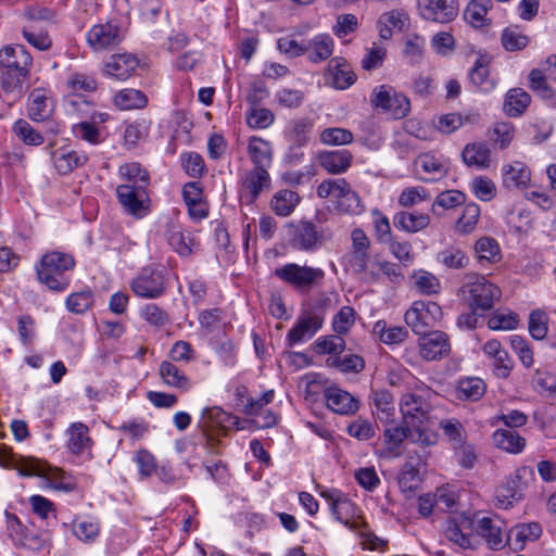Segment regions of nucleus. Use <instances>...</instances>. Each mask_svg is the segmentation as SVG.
<instances>
[{
    "mask_svg": "<svg viewBox=\"0 0 556 556\" xmlns=\"http://www.w3.org/2000/svg\"><path fill=\"white\" fill-rule=\"evenodd\" d=\"M33 56L23 45H8L0 50V83L7 93L22 94L29 79Z\"/></svg>",
    "mask_w": 556,
    "mask_h": 556,
    "instance_id": "obj_1",
    "label": "nucleus"
},
{
    "mask_svg": "<svg viewBox=\"0 0 556 556\" xmlns=\"http://www.w3.org/2000/svg\"><path fill=\"white\" fill-rule=\"evenodd\" d=\"M75 258L72 254L61 251L45 253L36 265V274L40 283L55 292L65 291L71 282L68 271L75 267Z\"/></svg>",
    "mask_w": 556,
    "mask_h": 556,
    "instance_id": "obj_2",
    "label": "nucleus"
},
{
    "mask_svg": "<svg viewBox=\"0 0 556 556\" xmlns=\"http://www.w3.org/2000/svg\"><path fill=\"white\" fill-rule=\"evenodd\" d=\"M432 392L429 388L420 387L401 396L399 406L403 422L413 429L433 431L428 427L432 405L430 399Z\"/></svg>",
    "mask_w": 556,
    "mask_h": 556,
    "instance_id": "obj_3",
    "label": "nucleus"
},
{
    "mask_svg": "<svg viewBox=\"0 0 556 556\" xmlns=\"http://www.w3.org/2000/svg\"><path fill=\"white\" fill-rule=\"evenodd\" d=\"M382 438L389 456H400L403 452V443L406 439L412 443L425 447L432 446L438 442L435 431L413 429L406 424L397 425L394 421L386 425Z\"/></svg>",
    "mask_w": 556,
    "mask_h": 556,
    "instance_id": "obj_4",
    "label": "nucleus"
},
{
    "mask_svg": "<svg viewBox=\"0 0 556 556\" xmlns=\"http://www.w3.org/2000/svg\"><path fill=\"white\" fill-rule=\"evenodd\" d=\"M460 293L469 308L484 314L494 307L502 295L501 289L481 275L468 276L460 287Z\"/></svg>",
    "mask_w": 556,
    "mask_h": 556,
    "instance_id": "obj_5",
    "label": "nucleus"
},
{
    "mask_svg": "<svg viewBox=\"0 0 556 556\" xmlns=\"http://www.w3.org/2000/svg\"><path fill=\"white\" fill-rule=\"evenodd\" d=\"M319 495L328 502L331 515L350 531L357 532L366 522L361 508L338 489L323 488Z\"/></svg>",
    "mask_w": 556,
    "mask_h": 556,
    "instance_id": "obj_6",
    "label": "nucleus"
},
{
    "mask_svg": "<svg viewBox=\"0 0 556 556\" xmlns=\"http://www.w3.org/2000/svg\"><path fill=\"white\" fill-rule=\"evenodd\" d=\"M320 199L331 198L338 211L346 214H361V198L344 178L323 180L316 190Z\"/></svg>",
    "mask_w": 556,
    "mask_h": 556,
    "instance_id": "obj_7",
    "label": "nucleus"
},
{
    "mask_svg": "<svg viewBox=\"0 0 556 556\" xmlns=\"http://www.w3.org/2000/svg\"><path fill=\"white\" fill-rule=\"evenodd\" d=\"M167 288V273L161 265H149L141 268L130 281V290L134 294L144 300L163 296Z\"/></svg>",
    "mask_w": 556,
    "mask_h": 556,
    "instance_id": "obj_8",
    "label": "nucleus"
},
{
    "mask_svg": "<svg viewBox=\"0 0 556 556\" xmlns=\"http://www.w3.org/2000/svg\"><path fill=\"white\" fill-rule=\"evenodd\" d=\"M5 521L8 534L16 547L36 553L49 549L51 542L49 531L29 529L15 514L9 511H5Z\"/></svg>",
    "mask_w": 556,
    "mask_h": 556,
    "instance_id": "obj_9",
    "label": "nucleus"
},
{
    "mask_svg": "<svg viewBox=\"0 0 556 556\" xmlns=\"http://www.w3.org/2000/svg\"><path fill=\"white\" fill-rule=\"evenodd\" d=\"M370 105L376 111L391 115L395 119L404 118L410 111V101L390 85L376 86L369 97Z\"/></svg>",
    "mask_w": 556,
    "mask_h": 556,
    "instance_id": "obj_10",
    "label": "nucleus"
},
{
    "mask_svg": "<svg viewBox=\"0 0 556 556\" xmlns=\"http://www.w3.org/2000/svg\"><path fill=\"white\" fill-rule=\"evenodd\" d=\"M289 245L301 252H315L325 241L324 232L313 222L298 220L288 225Z\"/></svg>",
    "mask_w": 556,
    "mask_h": 556,
    "instance_id": "obj_11",
    "label": "nucleus"
},
{
    "mask_svg": "<svg viewBox=\"0 0 556 556\" xmlns=\"http://www.w3.org/2000/svg\"><path fill=\"white\" fill-rule=\"evenodd\" d=\"M116 199L124 213L136 219H141L150 213L151 200L144 184L118 185Z\"/></svg>",
    "mask_w": 556,
    "mask_h": 556,
    "instance_id": "obj_12",
    "label": "nucleus"
},
{
    "mask_svg": "<svg viewBox=\"0 0 556 556\" xmlns=\"http://www.w3.org/2000/svg\"><path fill=\"white\" fill-rule=\"evenodd\" d=\"M442 317L441 306L432 301H414L406 311L404 319L406 325L416 333L428 332Z\"/></svg>",
    "mask_w": 556,
    "mask_h": 556,
    "instance_id": "obj_13",
    "label": "nucleus"
},
{
    "mask_svg": "<svg viewBox=\"0 0 556 556\" xmlns=\"http://www.w3.org/2000/svg\"><path fill=\"white\" fill-rule=\"evenodd\" d=\"M275 276L300 291H308L313 285L321 281L325 273L320 268L288 263L276 268Z\"/></svg>",
    "mask_w": 556,
    "mask_h": 556,
    "instance_id": "obj_14",
    "label": "nucleus"
},
{
    "mask_svg": "<svg viewBox=\"0 0 556 556\" xmlns=\"http://www.w3.org/2000/svg\"><path fill=\"white\" fill-rule=\"evenodd\" d=\"M528 473H530V470L527 467H520L496 489L494 502L497 507L507 509L514 503L522 500L526 488L525 478Z\"/></svg>",
    "mask_w": 556,
    "mask_h": 556,
    "instance_id": "obj_15",
    "label": "nucleus"
},
{
    "mask_svg": "<svg viewBox=\"0 0 556 556\" xmlns=\"http://www.w3.org/2000/svg\"><path fill=\"white\" fill-rule=\"evenodd\" d=\"M237 424V418L218 406L206 407L198 420V429L204 438L225 435L227 430Z\"/></svg>",
    "mask_w": 556,
    "mask_h": 556,
    "instance_id": "obj_16",
    "label": "nucleus"
},
{
    "mask_svg": "<svg viewBox=\"0 0 556 556\" xmlns=\"http://www.w3.org/2000/svg\"><path fill=\"white\" fill-rule=\"evenodd\" d=\"M324 320L325 316L320 309L303 312L287 333L286 341L288 345L293 346L312 339L323 327Z\"/></svg>",
    "mask_w": 556,
    "mask_h": 556,
    "instance_id": "obj_17",
    "label": "nucleus"
},
{
    "mask_svg": "<svg viewBox=\"0 0 556 556\" xmlns=\"http://www.w3.org/2000/svg\"><path fill=\"white\" fill-rule=\"evenodd\" d=\"M34 469L36 471L34 477L43 479L47 486L54 491L71 493L78 488L77 479L62 468L50 466L46 462L37 459V466Z\"/></svg>",
    "mask_w": 556,
    "mask_h": 556,
    "instance_id": "obj_18",
    "label": "nucleus"
},
{
    "mask_svg": "<svg viewBox=\"0 0 556 556\" xmlns=\"http://www.w3.org/2000/svg\"><path fill=\"white\" fill-rule=\"evenodd\" d=\"M420 16L430 22L450 23L459 11L458 0H417Z\"/></svg>",
    "mask_w": 556,
    "mask_h": 556,
    "instance_id": "obj_19",
    "label": "nucleus"
},
{
    "mask_svg": "<svg viewBox=\"0 0 556 556\" xmlns=\"http://www.w3.org/2000/svg\"><path fill=\"white\" fill-rule=\"evenodd\" d=\"M270 176L268 169L251 168L241 178L240 201L252 204L264 189L269 188Z\"/></svg>",
    "mask_w": 556,
    "mask_h": 556,
    "instance_id": "obj_20",
    "label": "nucleus"
},
{
    "mask_svg": "<svg viewBox=\"0 0 556 556\" xmlns=\"http://www.w3.org/2000/svg\"><path fill=\"white\" fill-rule=\"evenodd\" d=\"M414 167L417 174H422L420 179L426 182L439 181L448 173L447 160L430 152L419 154L414 162Z\"/></svg>",
    "mask_w": 556,
    "mask_h": 556,
    "instance_id": "obj_21",
    "label": "nucleus"
},
{
    "mask_svg": "<svg viewBox=\"0 0 556 556\" xmlns=\"http://www.w3.org/2000/svg\"><path fill=\"white\" fill-rule=\"evenodd\" d=\"M451 352L450 338L442 331L421 333L419 339V353L426 361H437L448 356Z\"/></svg>",
    "mask_w": 556,
    "mask_h": 556,
    "instance_id": "obj_22",
    "label": "nucleus"
},
{
    "mask_svg": "<svg viewBox=\"0 0 556 556\" xmlns=\"http://www.w3.org/2000/svg\"><path fill=\"white\" fill-rule=\"evenodd\" d=\"M476 531L491 549H502L507 543L506 525L497 517H482L478 521Z\"/></svg>",
    "mask_w": 556,
    "mask_h": 556,
    "instance_id": "obj_23",
    "label": "nucleus"
},
{
    "mask_svg": "<svg viewBox=\"0 0 556 556\" xmlns=\"http://www.w3.org/2000/svg\"><path fill=\"white\" fill-rule=\"evenodd\" d=\"M86 38L94 51L113 49L121 42L119 28L111 23L98 24L87 31Z\"/></svg>",
    "mask_w": 556,
    "mask_h": 556,
    "instance_id": "obj_24",
    "label": "nucleus"
},
{
    "mask_svg": "<svg viewBox=\"0 0 556 556\" xmlns=\"http://www.w3.org/2000/svg\"><path fill=\"white\" fill-rule=\"evenodd\" d=\"M489 63L485 55H479L468 73L470 84L482 93H491L498 84V78L491 74Z\"/></svg>",
    "mask_w": 556,
    "mask_h": 556,
    "instance_id": "obj_25",
    "label": "nucleus"
},
{
    "mask_svg": "<svg viewBox=\"0 0 556 556\" xmlns=\"http://www.w3.org/2000/svg\"><path fill=\"white\" fill-rule=\"evenodd\" d=\"M54 110L52 92L43 88H35L28 96L27 114L33 122L48 119Z\"/></svg>",
    "mask_w": 556,
    "mask_h": 556,
    "instance_id": "obj_26",
    "label": "nucleus"
},
{
    "mask_svg": "<svg viewBox=\"0 0 556 556\" xmlns=\"http://www.w3.org/2000/svg\"><path fill=\"white\" fill-rule=\"evenodd\" d=\"M326 405L339 415H353L359 408V402L348 391L338 387H328L324 391Z\"/></svg>",
    "mask_w": 556,
    "mask_h": 556,
    "instance_id": "obj_27",
    "label": "nucleus"
},
{
    "mask_svg": "<svg viewBox=\"0 0 556 556\" xmlns=\"http://www.w3.org/2000/svg\"><path fill=\"white\" fill-rule=\"evenodd\" d=\"M501 175L502 184L508 190L526 189L531 181V170L529 166L520 161L503 164Z\"/></svg>",
    "mask_w": 556,
    "mask_h": 556,
    "instance_id": "obj_28",
    "label": "nucleus"
},
{
    "mask_svg": "<svg viewBox=\"0 0 556 556\" xmlns=\"http://www.w3.org/2000/svg\"><path fill=\"white\" fill-rule=\"evenodd\" d=\"M66 446L68 451L77 456H91L93 441L89 434V428L80 421L71 424L66 432Z\"/></svg>",
    "mask_w": 556,
    "mask_h": 556,
    "instance_id": "obj_29",
    "label": "nucleus"
},
{
    "mask_svg": "<svg viewBox=\"0 0 556 556\" xmlns=\"http://www.w3.org/2000/svg\"><path fill=\"white\" fill-rule=\"evenodd\" d=\"M424 465L425 463L419 455L406 458L397 476V483L402 492L410 493L417 490L422 480L420 470Z\"/></svg>",
    "mask_w": 556,
    "mask_h": 556,
    "instance_id": "obj_30",
    "label": "nucleus"
},
{
    "mask_svg": "<svg viewBox=\"0 0 556 556\" xmlns=\"http://www.w3.org/2000/svg\"><path fill=\"white\" fill-rule=\"evenodd\" d=\"M325 77L329 85L338 90L350 88L356 80V75L342 58L331 59Z\"/></svg>",
    "mask_w": 556,
    "mask_h": 556,
    "instance_id": "obj_31",
    "label": "nucleus"
},
{
    "mask_svg": "<svg viewBox=\"0 0 556 556\" xmlns=\"http://www.w3.org/2000/svg\"><path fill=\"white\" fill-rule=\"evenodd\" d=\"M138 65L139 61L134 54H113L104 65V74L118 80H126L132 75Z\"/></svg>",
    "mask_w": 556,
    "mask_h": 556,
    "instance_id": "obj_32",
    "label": "nucleus"
},
{
    "mask_svg": "<svg viewBox=\"0 0 556 556\" xmlns=\"http://www.w3.org/2000/svg\"><path fill=\"white\" fill-rule=\"evenodd\" d=\"M51 160L60 175H68L75 168L86 164L88 157L67 147H61L51 151Z\"/></svg>",
    "mask_w": 556,
    "mask_h": 556,
    "instance_id": "obj_33",
    "label": "nucleus"
},
{
    "mask_svg": "<svg viewBox=\"0 0 556 556\" xmlns=\"http://www.w3.org/2000/svg\"><path fill=\"white\" fill-rule=\"evenodd\" d=\"M37 459L31 456H23L14 453L10 447L0 448V466L15 469L21 477H34V467L37 466Z\"/></svg>",
    "mask_w": 556,
    "mask_h": 556,
    "instance_id": "obj_34",
    "label": "nucleus"
},
{
    "mask_svg": "<svg viewBox=\"0 0 556 556\" xmlns=\"http://www.w3.org/2000/svg\"><path fill=\"white\" fill-rule=\"evenodd\" d=\"M247 152L253 168L269 169L273 164V146L268 140L252 136L248 140Z\"/></svg>",
    "mask_w": 556,
    "mask_h": 556,
    "instance_id": "obj_35",
    "label": "nucleus"
},
{
    "mask_svg": "<svg viewBox=\"0 0 556 556\" xmlns=\"http://www.w3.org/2000/svg\"><path fill=\"white\" fill-rule=\"evenodd\" d=\"M168 245L181 257H188L195 245L191 233L177 224H168L165 232Z\"/></svg>",
    "mask_w": 556,
    "mask_h": 556,
    "instance_id": "obj_36",
    "label": "nucleus"
},
{
    "mask_svg": "<svg viewBox=\"0 0 556 556\" xmlns=\"http://www.w3.org/2000/svg\"><path fill=\"white\" fill-rule=\"evenodd\" d=\"M408 14L402 10L382 13L377 22L379 36L384 40L390 39L393 30L402 31L408 26Z\"/></svg>",
    "mask_w": 556,
    "mask_h": 556,
    "instance_id": "obj_37",
    "label": "nucleus"
},
{
    "mask_svg": "<svg viewBox=\"0 0 556 556\" xmlns=\"http://www.w3.org/2000/svg\"><path fill=\"white\" fill-rule=\"evenodd\" d=\"M469 528V522L463 520H448L444 534L445 538L462 549H473L477 546V541L471 532L466 531Z\"/></svg>",
    "mask_w": 556,
    "mask_h": 556,
    "instance_id": "obj_38",
    "label": "nucleus"
},
{
    "mask_svg": "<svg viewBox=\"0 0 556 556\" xmlns=\"http://www.w3.org/2000/svg\"><path fill=\"white\" fill-rule=\"evenodd\" d=\"M352 160V153L345 149L328 151L319 155L320 166L332 175L345 173L351 167Z\"/></svg>",
    "mask_w": 556,
    "mask_h": 556,
    "instance_id": "obj_39",
    "label": "nucleus"
},
{
    "mask_svg": "<svg viewBox=\"0 0 556 556\" xmlns=\"http://www.w3.org/2000/svg\"><path fill=\"white\" fill-rule=\"evenodd\" d=\"M493 442L497 448L514 455L522 453L527 445L526 439L514 429H496Z\"/></svg>",
    "mask_w": 556,
    "mask_h": 556,
    "instance_id": "obj_40",
    "label": "nucleus"
},
{
    "mask_svg": "<svg viewBox=\"0 0 556 556\" xmlns=\"http://www.w3.org/2000/svg\"><path fill=\"white\" fill-rule=\"evenodd\" d=\"M371 401L375 407L374 414L380 422L389 425L391 421H394L395 405L391 392L388 390L372 391Z\"/></svg>",
    "mask_w": 556,
    "mask_h": 556,
    "instance_id": "obj_41",
    "label": "nucleus"
},
{
    "mask_svg": "<svg viewBox=\"0 0 556 556\" xmlns=\"http://www.w3.org/2000/svg\"><path fill=\"white\" fill-rule=\"evenodd\" d=\"M376 258L370 260L368 251L366 252H352L350 258V266L352 270L359 275L361 279L365 282L379 281V271L376 270Z\"/></svg>",
    "mask_w": 556,
    "mask_h": 556,
    "instance_id": "obj_42",
    "label": "nucleus"
},
{
    "mask_svg": "<svg viewBox=\"0 0 556 556\" xmlns=\"http://www.w3.org/2000/svg\"><path fill=\"white\" fill-rule=\"evenodd\" d=\"M159 375L164 384L170 388L188 391L191 388L190 379L174 363L163 361L159 367Z\"/></svg>",
    "mask_w": 556,
    "mask_h": 556,
    "instance_id": "obj_43",
    "label": "nucleus"
},
{
    "mask_svg": "<svg viewBox=\"0 0 556 556\" xmlns=\"http://www.w3.org/2000/svg\"><path fill=\"white\" fill-rule=\"evenodd\" d=\"M429 223V215L419 212H399L393 216L395 228L412 233L425 229Z\"/></svg>",
    "mask_w": 556,
    "mask_h": 556,
    "instance_id": "obj_44",
    "label": "nucleus"
},
{
    "mask_svg": "<svg viewBox=\"0 0 556 556\" xmlns=\"http://www.w3.org/2000/svg\"><path fill=\"white\" fill-rule=\"evenodd\" d=\"M309 61L318 63L327 60L333 52V39L327 34L313 37L306 45Z\"/></svg>",
    "mask_w": 556,
    "mask_h": 556,
    "instance_id": "obj_45",
    "label": "nucleus"
},
{
    "mask_svg": "<svg viewBox=\"0 0 556 556\" xmlns=\"http://www.w3.org/2000/svg\"><path fill=\"white\" fill-rule=\"evenodd\" d=\"M312 129V119L307 117L294 118L288 123L285 135L292 144L303 147L307 143Z\"/></svg>",
    "mask_w": 556,
    "mask_h": 556,
    "instance_id": "obj_46",
    "label": "nucleus"
},
{
    "mask_svg": "<svg viewBox=\"0 0 556 556\" xmlns=\"http://www.w3.org/2000/svg\"><path fill=\"white\" fill-rule=\"evenodd\" d=\"M301 198L298 192L289 189L277 191L270 201V207L278 216H289L293 213Z\"/></svg>",
    "mask_w": 556,
    "mask_h": 556,
    "instance_id": "obj_47",
    "label": "nucleus"
},
{
    "mask_svg": "<svg viewBox=\"0 0 556 556\" xmlns=\"http://www.w3.org/2000/svg\"><path fill=\"white\" fill-rule=\"evenodd\" d=\"M530 94L521 88L509 89L506 93L503 110L510 117H519L530 105Z\"/></svg>",
    "mask_w": 556,
    "mask_h": 556,
    "instance_id": "obj_48",
    "label": "nucleus"
},
{
    "mask_svg": "<svg viewBox=\"0 0 556 556\" xmlns=\"http://www.w3.org/2000/svg\"><path fill=\"white\" fill-rule=\"evenodd\" d=\"M463 161L476 168H486L490 164V149L483 142L468 143L462 152Z\"/></svg>",
    "mask_w": 556,
    "mask_h": 556,
    "instance_id": "obj_49",
    "label": "nucleus"
},
{
    "mask_svg": "<svg viewBox=\"0 0 556 556\" xmlns=\"http://www.w3.org/2000/svg\"><path fill=\"white\" fill-rule=\"evenodd\" d=\"M475 253L481 266L494 264L501 260L500 245L490 237H482L476 242Z\"/></svg>",
    "mask_w": 556,
    "mask_h": 556,
    "instance_id": "obj_50",
    "label": "nucleus"
},
{
    "mask_svg": "<svg viewBox=\"0 0 556 556\" xmlns=\"http://www.w3.org/2000/svg\"><path fill=\"white\" fill-rule=\"evenodd\" d=\"M372 331L379 340L388 345L400 344L408 337V331L403 326H389L384 320L375 323Z\"/></svg>",
    "mask_w": 556,
    "mask_h": 556,
    "instance_id": "obj_51",
    "label": "nucleus"
},
{
    "mask_svg": "<svg viewBox=\"0 0 556 556\" xmlns=\"http://www.w3.org/2000/svg\"><path fill=\"white\" fill-rule=\"evenodd\" d=\"M14 136L27 147H39L45 143V136L26 119L20 118L12 126Z\"/></svg>",
    "mask_w": 556,
    "mask_h": 556,
    "instance_id": "obj_52",
    "label": "nucleus"
},
{
    "mask_svg": "<svg viewBox=\"0 0 556 556\" xmlns=\"http://www.w3.org/2000/svg\"><path fill=\"white\" fill-rule=\"evenodd\" d=\"M114 104L121 110H139L148 104V98L138 89L125 88L114 96Z\"/></svg>",
    "mask_w": 556,
    "mask_h": 556,
    "instance_id": "obj_53",
    "label": "nucleus"
},
{
    "mask_svg": "<svg viewBox=\"0 0 556 556\" xmlns=\"http://www.w3.org/2000/svg\"><path fill=\"white\" fill-rule=\"evenodd\" d=\"M486 386L478 377L460 379L457 383V397L463 401H478L485 393Z\"/></svg>",
    "mask_w": 556,
    "mask_h": 556,
    "instance_id": "obj_54",
    "label": "nucleus"
},
{
    "mask_svg": "<svg viewBox=\"0 0 556 556\" xmlns=\"http://www.w3.org/2000/svg\"><path fill=\"white\" fill-rule=\"evenodd\" d=\"M139 316L155 330H161L170 323L168 313L155 303L144 304L139 311Z\"/></svg>",
    "mask_w": 556,
    "mask_h": 556,
    "instance_id": "obj_55",
    "label": "nucleus"
},
{
    "mask_svg": "<svg viewBox=\"0 0 556 556\" xmlns=\"http://www.w3.org/2000/svg\"><path fill=\"white\" fill-rule=\"evenodd\" d=\"M491 8V0H472L465 10V20L476 28L482 27L486 24V14Z\"/></svg>",
    "mask_w": 556,
    "mask_h": 556,
    "instance_id": "obj_56",
    "label": "nucleus"
},
{
    "mask_svg": "<svg viewBox=\"0 0 556 556\" xmlns=\"http://www.w3.org/2000/svg\"><path fill=\"white\" fill-rule=\"evenodd\" d=\"M501 43L508 52L521 51L530 43V38L517 26H509L503 29Z\"/></svg>",
    "mask_w": 556,
    "mask_h": 556,
    "instance_id": "obj_57",
    "label": "nucleus"
},
{
    "mask_svg": "<svg viewBox=\"0 0 556 556\" xmlns=\"http://www.w3.org/2000/svg\"><path fill=\"white\" fill-rule=\"evenodd\" d=\"M437 261L446 268L463 269L468 265L469 258L460 248L450 245L438 253Z\"/></svg>",
    "mask_w": 556,
    "mask_h": 556,
    "instance_id": "obj_58",
    "label": "nucleus"
},
{
    "mask_svg": "<svg viewBox=\"0 0 556 556\" xmlns=\"http://www.w3.org/2000/svg\"><path fill=\"white\" fill-rule=\"evenodd\" d=\"M412 280L421 294L432 295L441 291L440 279L430 271L418 269L412 275Z\"/></svg>",
    "mask_w": 556,
    "mask_h": 556,
    "instance_id": "obj_59",
    "label": "nucleus"
},
{
    "mask_svg": "<svg viewBox=\"0 0 556 556\" xmlns=\"http://www.w3.org/2000/svg\"><path fill=\"white\" fill-rule=\"evenodd\" d=\"M118 175L124 182L122 185H137L144 184L148 186L149 174L148 172L137 162L125 163L119 166Z\"/></svg>",
    "mask_w": 556,
    "mask_h": 556,
    "instance_id": "obj_60",
    "label": "nucleus"
},
{
    "mask_svg": "<svg viewBox=\"0 0 556 556\" xmlns=\"http://www.w3.org/2000/svg\"><path fill=\"white\" fill-rule=\"evenodd\" d=\"M547 75L543 70L533 68L529 76V87L543 100H553L556 96L555 90L547 84Z\"/></svg>",
    "mask_w": 556,
    "mask_h": 556,
    "instance_id": "obj_61",
    "label": "nucleus"
},
{
    "mask_svg": "<svg viewBox=\"0 0 556 556\" xmlns=\"http://www.w3.org/2000/svg\"><path fill=\"white\" fill-rule=\"evenodd\" d=\"M150 131V122L147 119H137L125 127L124 143L127 148H135L140 141L144 140Z\"/></svg>",
    "mask_w": 556,
    "mask_h": 556,
    "instance_id": "obj_62",
    "label": "nucleus"
},
{
    "mask_svg": "<svg viewBox=\"0 0 556 556\" xmlns=\"http://www.w3.org/2000/svg\"><path fill=\"white\" fill-rule=\"evenodd\" d=\"M514 135L515 129L513 124L509 122L495 123L489 129L490 140L502 150L506 149L511 143Z\"/></svg>",
    "mask_w": 556,
    "mask_h": 556,
    "instance_id": "obj_63",
    "label": "nucleus"
},
{
    "mask_svg": "<svg viewBox=\"0 0 556 556\" xmlns=\"http://www.w3.org/2000/svg\"><path fill=\"white\" fill-rule=\"evenodd\" d=\"M22 36L31 47L39 51H47L52 47V39L45 29L25 26L22 28Z\"/></svg>",
    "mask_w": 556,
    "mask_h": 556,
    "instance_id": "obj_64",
    "label": "nucleus"
}]
</instances>
